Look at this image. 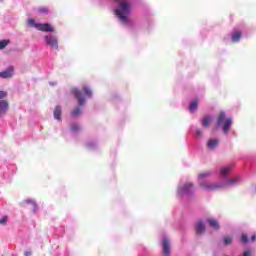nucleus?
Wrapping results in <instances>:
<instances>
[{"label":"nucleus","instance_id":"1","mask_svg":"<svg viewBox=\"0 0 256 256\" xmlns=\"http://www.w3.org/2000/svg\"><path fill=\"white\" fill-rule=\"evenodd\" d=\"M118 2V7L115 9V15L124 23L127 25L129 23V13H131V4L125 0H116Z\"/></svg>","mask_w":256,"mask_h":256},{"label":"nucleus","instance_id":"2","mask_svg":"<svg viewBox=\"0 0 256 256\" xmlns=\"http://www.w3.org/2000/svg\"><path fill=\"white\" fill-rule=\"evenodd\" d=\"M217 127H222L223 133L227 135L231 129V125H233V120L231 118H227L225 116V112H220L216 119Z\"/></svg>","mask_w":256,"mask_h":256},{"label":"nucleus","instance_id":"3","mask_svg":"<svg viewBox=\"0 0 256 256\" xmlns=\"http://www.w3.org/2000/svg\"><path fill=\"white\" fill-rule=\"evenodd\" d=\"M200 187L204 191H218V189H223V187H225V184H221V182H216V183L202 182L200 183Z\"/></svg>","mask_w":256,"mask_h":256},{"label":"nucleus","instance_id":"4","mask_svg":"<svg viewBox=\"0 0 256 256\" xmlns=\"http://www.w3.org/2000/svg\"><path fill=\"white\" fill-rule=\"evenodd\" d=\"M179 195L183 197V195H193L195 193V184L192 182H188L184 184V187L178 189Z\"/></svg>","mask_w":256,"mask_h":256},{"label":"nucleus","instance_id":"5","mask_svg":"<svg viewBox=\"0 0 256 256\" xmlns=\"http://www.w3.org/2000/svg\"><path fill=\"white\" fill-rule=\"evenodd\" d=\"M45 42H46V45L51 47V49H59V42L57 40V37H55V35L45 36Z\"/></svg>","mask_w":256,"mask_h":256},{"label":"nucleus","instance_id":"6","mask_svg":"<svg viewBox=\"0 0 256 256\" xmlns=\"http://www.w3.org/2000/svg\"><path fill=\"white\" fill-rule=\"evenodd\" d=\"M35 28L38 29V31H43L45 33H53L55 31L49 23L35 24Z\"/></svg>","mask_w":256,"mask_h":256},{"label":"nucleus","instance_id":"7","mask_svg":"<svg viewBox=\"0 0 256 256\" xmlns=\"http://www.w3.org/2000/svg\"><path fill=\"white\" fill-rule=\"evenodd\" d=\"M73 95L78 100V105L83 106L85 105V97H83V92L79 89H73L72 90Z\"/></svg>","mask_w":256,"mask_h":256},{"label":"nucleus","instance_id":"8","mask_svg":"<svg viewBox=\"0 0 256 256\" xmlns=\"http://www.w3.org/2000/svg\"><path fill=\"white\" fill-rule=\"evenodd\" d=\"M14 68L13 66L8 67L6 70L0 72L1 79H11L13 77Z\"/></svg>","mask_w":256,"mask_h":256},{"label":"nucleus","instance_id":"9","mask_svg":"<svg viewBox=\"0 0 256 256\" xmlns=\"http://www.w3.org/2000/svg\"><path fill=\"white\" fill-rule=\"evenodd\" d=\"M162 247H163V255L170 256L171 255V246L169 245V240L167 238L163 239Z\"/></svg>","mask_w":256,"mask_h":256},{"label":"nucleus","instance_id":"10","mask_svg":"<svg viewBox=\"0 0 256 256\" xmlns=\"http://www.w3.org/2000/svg\"><path fill=\"white\" fill-rule=\"evenodd\" d=\"M205 233V223L202 220H199L196 223V235H203Z\"/></svg>","mask_w":256,"mask_h":256},{"label":"nucleus","instance_id":"11","mask_svg":"<svg viewBox=\"0 0 256 256\" xmlns=\"http://www.w3.org/2000/svg\"><path fill=\"white\" fill-rule=\"evenodd\" d=\"M9 109V102L2 100L0 101V115H5Z\"/></svg>","mask_w":256,"mask_h":256},{"label":"nucleus","instance_id":"12","mask_svg":"<svg viewBox=\"0 0 256 256\" xmlns=\"http://www.w3.org/2000/svg\"><path fill=\"white\" fill-rule=\"evenodd\" d=\"M199 107V100L194 99L189 106L190 113H195L197 111V108Z\"/></svg>","mask_w":256,"mask_h":256},{"label":"nucleus","instance_id":"13","mask_svg":"<svg viewBox=\"0 0 256 256\" xmlns=\"http://www.w3.org/2000/svg\"><path fill=\"white\" fill-rule=\"evenodd\" d=\"M207 223H209V225H210V227H212V229H216V231H219V222H217V220H215L213 218H208Z\"/></svg>","mask_w":256,"mask_h":256},{"label":"nucleus","instance_id":"14","mask_svg":"<svg viewBox=\"0 0 256 256\" xmlns=\"http://www.w3.org/2000/svg\"><path fill=\"white\" fill-rule=\"evenodd\" d=\"M239 182V178H231L227 180L226 182H220L221 184L224 185V187H231V185H235V183Z\"/></svg>","mask_w":256,"mask_h":256},{"label":"nucleus","instance_id":"15","mask_svg":"<svg viewBox=\"0 0 256 256\" xmlns=\"http://www.w3.org/2000/svg\"><path fill=\"white\" fill-rule=\"evenodd\" d=\"M211 116H205L202 119V127H204V129H207V127H209L211 125Z\"/></svg>","mask_w":256,"mask_h":256},{"label":"nucleus","instance_id":"16","mask_svg":"<svg viewBox=\"0 0 256 256\" xmlns=\"http://www.w3.org/2000/svg\"><path fill=\"white\" fill-rule=\"evenodd\" d=\"M219 145V140L217 139H210L207 143V147L209 149H215Z\"/></svg>","mask_w":256,"mask_h":256},{"label":"nucleus","instance_id":"17","mask_svg":"<svg viewBox=\"0 0 256 256\" xmlns=\"http://www.w3.org/2000/svg\"><path fill=\"white\" fill-rule=\"evenodd\" d=\"M54 118L57 119V121H61V106H56L54 109Z\"/></svg>","mask_w":256,"mask_h":256},{"label":"nucleus","instance_id":"18","mask_svg":"<svg viewBox=\"0 0 256 256\" xmlns=\"http://www.w3.org/2000/svg\"><path fill=\"white\" fill-rule=\"evenodd\" d=\"M241 37H242L241 31H236L234 35H232V43H237V41H239Z\"/></svg>","mask_w":256,"mask_h":256},{"label":"nucleus","instance_id":"19","mask_svg":"<svg viewBox=\"0 0 256 256\" xmlns=\"http://www.w3.org/2000/svg\"><path fill=\"white\" fill-rule=\"evenodd\" d=\"M22 207H27V205H33L34 209H37V204L33 200H25L22 202Z\"/></svg>","mask_w":256,"mask_h":256},{"label":"nucleus","instance_id":"20","mask_svg":"<svg viewBox=\"0 0 256 256\" xmlns=\"http://www.w3.org/2000/svg\"><path fill=\"white\" fill-rule=\"evenodd\" d=\"M207 177H211V171H206L198 174V179H207Z\"/></svg>","mask_w":256,"mask_h":256},{"label":"nucleus","instance_id":"21","mask_svg":"<svg viewBox=\"0 0 256 256\" xmlns=\"http://www.w3.org/2000/svg\"><path fill=\"white\" fill-rule=\"evenodd\" d=\"M231 171V167H224L220 170V174L222 175V177H225V175H229Z\"/></svg>","mask_w":256,"mask_h":256},{"label":"nucleus","instance_id":"22","mask_svg":"<svg viewBox=\"0 0 256 256\" xmlns=\"http://www.w3.org/2000/svg\"><path fill=\"white\" fill-rule=\"evenodd\" d=\"M223 241H224V245H231V243H233V238L229 236H225L223 238Z\"/></svg>","mask_w":256,"mask_h":256},{"label":"nucleus","instance_id":"23","mask_svg":"<svg viewBox=\"0 0 256 256\" xmlns=\"http://www.w3.org/2000/svg\"><path fill=\"white\" fill-rule=\"evenodd\" d=\"M83 92L85 93L86 97H91L92 92H91V88L84 86L83 87Z\"/></svg>","mask_w":256,"mask_h":256},{"label":"nucleus","instance_id":"24","mask_svg":"<svg viewBox=\"0 0 256 256\" xmlns=\"http://www.w3.org/2000/svg\"><path fill=\"white\" fill-rule=\"evenodd\" d=\"M9 45V40H0V51Z\"/></svg>","mask_w":256,"mask_h":256},{"label":"nucleus","instance_id":"25","mask_svg":"<svg viewBox=\"0 0 256 256\" xmlns=\"http://www.w3.org/2000/svg\"><path fill=\"white\" fill-rule=\"evenodd\" d=\"M72 117H77V115H81V108H75L72 112H71Z\"/></svg>","mask_w":256,"mask_h":256},{"label":"nucleus","instance_id":"26","mask_svg":"<svg viewBox=\"0 0 256 256\" xmlns=\"http://www.w3.org/2000/svg\"><path fill=\"white\" fill-rule=\"evenodd\" d=\"M241 242H242L244 245H247V243H249V238L247 237V234H242V235H241Z\"/></svg>","mask_w":256,"mask_h":256},{"label":"nucleus","instance_id":"27","mask_svg":"<svg viewBox=\"0 0 256 256\" xmlns=\"http://www.w3.org/2000/svg\"><path fill=\"white\" fill-rule=\"evenodd\" d=\"M39 13H42L44 15H47V13H49V9H47V7H40L38 8Z\"/></svg>","mask_w":256,"mask_h":256},{"label":"nucleus","instance_id":"28","mask_svg":"<svg viewBox=\"0 0 256 256\" xmlns=\"http://www.w3.org/2000/svg\"><path fill=\"white\" fill-rule=\"evenodd\" d=\"M79 129H81V128L77 124L71 125V131H73L74 133H77V131H79Z\"/></svg>","mask_w":256,"mask_h":256},{"label":"nucleus","instance_id":"29","mask_svg":"<svg viewBox=\"0 0 256 256\" xmlns=\"http://www.w3.org/2000/svg\"><path fill=\"white\" fill-rule=\"evenodd\" d=\"M7 219H8L7 216H3V217L0 219V225H7Z\"/></svg>","mask_w":256,"mask_h":256},{"label":"nucleus","instance_id":"30","mask_svg":"<svg viewBox=\"0 0 256 256\" xmlns=\"http://www.w3.org/2000/svg\"><path fill=\"white\" fill-rule=\"evenodd\" d=\"M28 25H30V27H35V25H37L36 23H35V20L34 19H28Z\"/></svg>","mask_w":256,"mask_h":256},{"label":"nucleus","instance_id":"31","mask_svg":"<svg viewBox=\"0 0 256 256\" xmlns=\"http://www.w3.org/2000/svg\"><path fill=\"white\" fill-rule=\"evenodd\" d=\"M5 97H7V92L0 91V99H5Z\"/></svg>","mask_w":256,"mask_h":256},{"label":"nucleus","instance_id":"32","mask_svg":"<svg viewBox=\"0 0 256 256\" xmlns=\"http://www.w3.org/2000/svg\"><path fill=\"white\" fill-rule=\"evenodd\" d=\"M201 135H203V131H201L200 129L196 130V137H201Z\"/></svg>","mask_w":256,"mask_h":256},{"label":"nucleus","instance_id":"33","mask_svg":"<svg viewBox=\"0 0 256 256\" xmlns=\"http://www.w3.org/2000/svg\"><path fill=\"white\" fill-rule=\"evenodd\" d=\"M243 256H251V251H245V252L243 253Z\"/></svg>","mask_w":256,"mask_h":256},{"label":"nucleus","instance_id":"34","mask_svg":"<svg viewBox=\"0 0 256 256\" xmlns=\"http://www.w3.org/2000/svg\"><path fill=\"white\" fill-rule=\"evenodd\" d=\"M251 241H256V235H255V234H253V235L251 236Z\"/></svg>","mask_w":256,"mask_h":256},{"label":"nucleus","instance_id":"35","mask_svg":"<svg viewBox=\"0 0 256 256\" xmlns=\"http://www.w3.org/2000/svg\"><path fill=\"white\" fill-rule=\"evenodd\" d=\"M31 255V252L27 251L25 252V256H30Z\"/></svg>","mask_w":256,"mask_h":256}]
</instances>
